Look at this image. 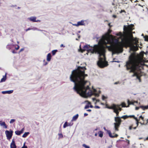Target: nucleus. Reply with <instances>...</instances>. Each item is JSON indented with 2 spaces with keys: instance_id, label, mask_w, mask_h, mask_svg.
Here are the masks:
<instances>
[{
  "instance_id": "1",
  "label": "nucleus",
  "mask_w": 148,
  "mask_h": 148,
  "mask_svg": "<svg viewBox=\"0 0 148 148\" xmlns=\"http://www.w3.org/2000/svg\"><path fill=\"white\" fill-rule=\"evenodd\" d=\"M86 69L85 67L79 66L77 69L72 72L70 77V81L74 84L73 89L77 94L84 97L90 96L92 94L89 86H85L87 82L85 80V77L87 76V74H85Z\"/></svg>"
},
{
  "instance_id": "2",
  "label": "nucleus",
  "mask_w": 148,
  "mask_h": 148,
  "mask_svg": "<svg viewBox=\"0 0 148 148\" xmlns=\"http://www.w3.org/2000/svg\"><path fill=\"white\" fill-rule=\"evenodd\" d=\"M109 40L106 36H103L98 42V45H94L92 48L88 45H84L83 49L80 47L79 50L83 53L84 51H87L88 53L90 52L93 53L94 52H97L99 54L100 57L97 62L98 66L101 68H103L108 66V62L106 60L105 55V49L103 46V45H106L109 43ZM88 55V53H87Z\"/></svg>"
},
{
  "instance_id": "3",
  "label": "nucleus",
  "mask_w": 148,
  "mask_h": 148,
  "mask_svg": "<svg viewBox=\"0 0 148 148\" xmlns=\"http://www.w3.org/2000/svg\"><path fill=\"white\" fill-rule=\"evenodd\" d=\"M144 55L143 53L139 54L134 52L131 53L126 62L125 66L126 70H130V73H133L132 77L136 76L138 74L141 73L143 66L144 65L145 61L143 59Z\"/></svg>"
},
{
  "instance_id": "4",
  "label": "nucleus",
  "mask_w": 148,
  "mask_h": 148,
  "mask_svg": "<svg viewBox=\"0 0 148 148\" xmlns=\"http://www.w3.org/2000/svg\"><path fill=\"white\" fill-rule=\"evenodd\" d=\"M106 48H108L110 51H112L113 53L122 52L123 51V45L116 40L115 44L111 45L108 46L106 45Z\"/></svg>"
},
{
  "instance_id": "5",
  "label": "nucleus",
  "mask_w": 148,
  "mask_h": 148,
  "mask_svg": "<svg viewBox=\"0 0 148 148\" xmlns=\"http://www.w3.org/2000/svg\"><path fill=\"white\" fill-rule=\"evenodd\" d=\"M122 40L123 44L125 46H130L132 44L139 45L138 39L136 38H134L130 36L125 38H123Z\"/></svg>"
},
{
  "instance_id": "6",
  "label": "nucleus",
  "mask_w": 148,
  "mask_h": 148,
  "mask_svg": "<svg viewBox=\"0 0 148 148\" xmlns=\"http://www.w3.org/2000/svg\"><path fill=\"white\" fill-rule=\"evenodd\" d=\"M134 25L133 24H131L128 25L127 27H125L124 26V30L125 31V32L123 35L120 32L119 34H117V36H123V38H125L129 36H130L131 37H132V31L134 29Z\"/></svg>"
},
{
  "instance_id": "7",
  "label": "nucleus",
  "mask_w": 148,
  "mask_h": 148,
  "mask_svg": "<svg viewBox=\"0 0 148 148\" xmlns=\"http://www.w3.org/2000/svg\"><path fill=\"white\" fill-rule=\"evenodd\" d=\"M121 106V105L113 104L111 106L107 107V108L113 110V112L116 114V116H119V112L122 110Z\"/></svg>"
},
{
  "instance_id": "8",
  "label": "nucleus",
  "mask_w": 148,
  "mask_h": 148,
  "mask_svg": "<svg viewBox=\"0 0 148 148\" xmlns=\"http://www.w3.org/2000/svg\"><path fill=\"white\" fill-rule=\"evenodd\" d=\"M114 121L115 122L114 124V130L115 131H118L119 130V128L122 121L121 119V118L119 116L115 117H114Z\"/></svg>"
},
{
  "instance_id": "9",
  "label": "nucleus",
  "mask_w": 148,
  "mask_h": 148,
  "mask_svg": "<svg viewBox=\"0 0 148 148\" xmlns=\"http://www.w3.org/2000/svg\"><path fill=\"white\" fill-rule=\"evenodd\" d=\"M128 47H130V49L131 50L133 51H135L138 49L139 45H134V44H132L130 46Z\"/></svg>"
},
{
  "instance_id": "10",
  "label": "nucleus",
  "mask_w": 148,
  "mask_h": 148,
  "mask_svg": "<svg viewBox=\"0 0 148 148\" xmlns=\"http://www.w3.org/2000/svg\"><path fill=\"white\" fill-rule=\"evenodd\" d=\"M13 131L11 130L9 131L8 130H6L5 132V133L7 138V139L10 140L12 138L13 135Z\"/></svg>"
},
{
  "instance_id": "11",
  "label": "nucleus",
  "mask_w": 148,
  "mask_h": 148,
  "mask_svg": "<svg viewBox=\"0 0 148 148\" xmlns=\"http://www.w3.org/2000/svg\"><path fill=\"white\" fill-rule=\"evenodd\" d=\"M107 132L108 133L109 136L111 138H113L117 137L118 136V135L117 134H115V133H113V135H112V133L110 130H107Z\"/></svg>"
},
{
  "instance_id": "12",
  "label": "nucleus",
  "mask_w": 148,
  "mask_h": 148,
  "mask_svg": "<svg viewBox=\"0 0 148 148\" xmlns=\"http://www.w3.org/2000/svg\"><path fill=\"white\" fill-rule=\"evenodd\" d=\"M127 103H128V105L127 106V107H129V106L130 105H134V103H138L137 101H130V100L128 99H127Z\"/></svg>"
},
{
  "instance_id": "13",
  "label": "nucleus",
  "mask_w": 148,
  "mask_h": 148,
  "mask_svg": "<svg viewBox=\"0 0 148 148\" xmlns=\"http://www.w3.org/2000/svg\"><path fill=\"white\" fill-rule=\"evenodd\" d=\"M73 25L76 26H78L79 25H84V21L83 20H82L78 22L77 24H73Z\"/></svg>"
},
{
  "instance_id": "14",
  "label": "nucleus",
  "mask_w": 148,
  "mask_h": 148,
  "mask_svg": "<svg viewBox=\"0 0 148 148\" xmlns=\"http://www.w3.org/2000/svg\"><path fill=\"white\" fill-rule=\"evenodd\" d=\"M11 148H16V146L15 144L14 141L12 140V143L10 144Z\"/></svg>"
},
{
  "instance_id": "15",
  "label": "nucleus",
  "mask_w": 148,
  "mask_h": 148,
  "mask_svg": "<svg viewBox=\"0 0 148 148\" xmlns=\"http://www.w3.org/2000/svg\"><path fill=\"white\" fill-rule=\"evenodd\" d=\"M36 17H31L29 18L30 21L33 22H37L38 20H36Z\"/></svg>"
},
{
  "instance_id": "16",
  "label": "nucleus",
  "mask_w": 148,
  "mask_h": 148,
  "mask_svg": "<svg viewBox=\"0 0 148 148\" xmlns=\"http://www.w3.org/2000/svg\"><path fill=\"white\" fill-rule=\"evenodd\" d=\"M51 59V55L50 53H49L47 57V60L48 61H50Z\"/></svg>"
},
{
  "instance_id": "17",
  "label": "nucleus",
  "mask_w": 148,
  "mask_h": 148,
  "mask_svg": "<svg viewBox=\"0 0 148 148\" xmlns=\"http://www.w3.org/2000/svg\"><path fill=\"white\" fill-rule=\"evenodd\" d=\"M131 115L127 116V115H125L122 116L120 117L121 118V119L122 118L123 119H125L129 117L131 118Z\"/></svg>"
},
{
  "instance_id": "18",
  "label": "nucleus",
  "mask_w": 148,
  "mask_h": 148,
  "mask_svg": "<svg viewBox=\"0 0 148 148\" xmlns=\"http://www.w3.org/2000/svg\"><path fill=\"white\" fill-rule=\"evenodd\" d=\"M139 123H140L141 125H144V124H145V122H143V123H141V122H136V127H133V129L135 130L136 129L137 127L138 126V124Z\"/></svg>"
},
{
  "instance_id": "19",
  "label": "nucleus",
  "mask_w": 148,
  "mask_h": 148,
  "mask_svg": "<svg viewBox=\"0 0 148 148\" xmlns=\"http://www.w3.org/2000/svg\"><path fill=\"white\" fill-rule=\"evenodd\" d=\"M79 115L78 114H76L74 116L73 118L72 121H75L78 118Z\"/></svg>"
},
{
  "instance_id": "20",
  "label": "nucleus",
  "mask_w": 148,
  "mask_h": 148,
  "mask_svg": "<svg viewBox=\"0 0 148 148\" xmlns=\"http://www.w3.org/2000/svg\"><path fill=\"white\" fill-rule=\"evenodd\" d=\"M141 73L140 74H138L136 76L137 78L139 80V82H141L140 77Z\"/></svg>"
},
{
  "instance_id": "21",
  "label": "nucleus",
  "mask_w": 148,
  "mask_h": 148,
  "mask_svg": "<svg viewBox=\"0 0 148 148\" xmlns=\"http://www.w3.org/2000/svg\"><path fill=\"white\" fill-rule=\"evenodd\" d=\"M131 118H133L134 119H135L136 122H139V121H140V119H138L136 117H135L134 115H131Z\"/></svg>"
},
{
  "instance_id": "22",
  "label": "nucleus",
  "mask_w": 148,
  "mask_h": 148,
  "mask_svg": "<svg viewBox=\"0 0 148 148\" xmlns=\"http://www.w3.org/2000/svg\"><path fill=\"white\" fill-rule=\"evenodd\" d=\"M98 134H99V137H101V138H102L103 137V132L101 131H99L98 133Z\"/></svg>"
},
{
  "instance_id": "23",
  "label": "nucleus",
  "mask_w": 148,
  "mask_h": 148,
  "mask_svg": "<svg viewBox=\"0 0 148 148\" xmlns=\"http://www.w3.org/2000/svg\"><path fill=\"white\" fill-rule=\"evenodd\" d=\"M15 134L18 135H19L22 133V132L21 131H16L15 132Z\"/></svg>"
},
{
  "instance_id": "24",
  "label": "nucleus",
  "mask_w": 148,
  "mask_h": 148,
  "mask_svg": "<svg viewBox=\"0 0 148 148\" xmlns=\"http://www.w3.org/2000/svg\"><path fill=\"white\" fill-rule=\"evenodd\" d=\"M140 107L142 108L143 110H145L148 108V105L145 106H140Z\"/></svg>"
},
{
  "instance_id": "25",
  "label": "nucleus",
  "mask_w": 148,
  "mask_h": 148,
  "mask_svg": "<svg viewBox=\"0 0 148 148\" xmlns=\"http://www.w3.org/2000/svg\"><path fill=\"white\" fill-rule=\"evenodd\" d=\"M29 134V132H25L22 136V137L23 138L26 137Z\"/></svg>"
},
{
  "instance_id": "26",
  "label": "nucleus",
  "mask_w": 148,
  "mask_h": 148,
  "mask_svg": "<svg viewBox=\"0 0 148 148\" xmlns=\"http://www.w3.org/2000/svg\"><path fill=\"white\" fill-rule=\"evenodd\" d=\"M1 124V125L4 126L5 128H7V126L4 122H2Z\"/></svg>"
},
{
  "instance_id": "27",
  "label": "nucleus",
  "mask_w": 148,
  "mask_h": 148,
  "mask_svg": "<svg viewBox=\"0 0 148 148\" xmlns=\"http://www.w3.org/2000/svg\"><path fill=\"white\" fill-rule=\"evenodd\" d=\"M6 79V75H5V76L3 77L1 79L0 82H4L5 81Z\"/></svg>"
},
{
  "instance_id": "28",
  "label": "nucleus",
  "mask_w": 148,
  "mask_h": 148,
  "mask_svg": "<svg viewBox=\"0 0 148 148\" xmlns=\"http://www.w3.org/2000/svg\"><path fill=\"white\" fill-rule=\"evenodd\" d=\"M58 51L57 50H53L52 51V53L53 55H54Z\"/></svg>"
},
{
  "instance_id": "29",
  "label": "nucleus",
  "mask_w": 148,
  "mask_h": 148,
  "mask_svg": "<svg viewBox=\"0 0 148 148\" xmlns=\"http://www.w3.org/2000/svg\"><path fill=\"white\" fill-rule=\"evenodd\" d=\"M144 38L145 40V41L148 42V36L145 35V36H144Z\"/></svg>"
},
{
  "instance_id": "30",
  "label": "nucleus",
  "mask_w": 148,
  "mask_h": 148,
  "mask_svg": "<svg viewBox=\"0 0 148 148\" xmlns=\"http://www.w3.org/2000/svg\"><path fill=\"white\" fill-rule=\"evenodd\" d=\"M67 126H68V123L67 122H66L64 125L63 127L65 128Z\"/></svg>"
},
{
  "instance_id": "31",
  "label": "nucleus",
  "mask_w": 148,
  "mask_h": 148,
  "mask_svg": "<svg viewBox=\"0 0 148 148\" xmlns=\"http://www.w3.org/2000/svg\"><path fill=\"white\" fill-rule=\"evenodd\" d=\"M82 146L84 147L85 148H90L89 146H87V145H86V144H83V145H82Z\"/></svg>"
},
{
  "instance_id": "32",
  "label": "nucleus",
  "mask_w": 148,
  "mask_h": 148,
  "mask_svg": "<svg viewBox=\"0 0 148 148\" xmlns=\"http://www.w3.org/2000/svg\"><path fill=\"white\" fill-rule=\"evenodd\" d=\"M122 107H127V106H126V104L125 103H122L121 104Z\"/></svg>"
},
{
  "instance_id": "33",
  "label": "nucleus",
  "mask_w": 148,
  "mask_h": 148,
  "mask_svg": "<svg viewBox=\"0 0 148 148\" xmlns=\"http://www.w3.org/2000/svg\"><path fill=\"white\" fill-rule=\"evenodd\" d=\"M139 119H141L143 121V122H144V117L142 116L141 115L139 117Z\"/></svg>"
},
{
  "instance_id": "34",
  "label": "nucleus",
  "mask_w": 148,
  "mask_h": 148,
  "mask_svg": "<svg viewBox=\"0 0 148 148\" xmlns=\"http://www.w3.org/2000/svg\"><path fill=\"white\" fill-rule=\"evenodd\" d=\"M13 90H10L8 91H7V93L8 94H11L13 92Z\"/></svg>"
},
{
  "instance_id": "35",
  "label": "nucleus",
  "mask_w": 148,
  "mask_h": 148,
  "mask_svg": "<svg viewBox=\"0 0 148 148\" xmlns=\"http://www.w3.org/2000/svg\"><path fill=\"white\" fill-rule=\"evenodd\" d=\"M15 121V119H12L10 121V123H13Z\"/></svg>"
},
{
  "instance_id": "36",
  "label": "nucleus",
  "mask_w": 148,
  "mask_h": 148,
  "mask_svg": "<svg viewBox=\"0 0 148 148\" xmlns=\"http://www.w3.org/2000/svg\"><path fill=\"white\" fill-rule=\"evenodd\" d=\"M107 98V97H105L103 95L102 96V99L103 100H104L106 99Z\"/></svg>"
},
{
  "instance_id": "37",
  "label": "nucleus",
  "mask_w": 148,
  "mask_h": 148,
  "mask_svg": "<svg viewBox=\"0 0 148 148\" xmlns=\"http://www.w3.org/2000/svg\"><path fill=\"white\" fill-rule=\"evenodd\" d=\"M21 148H27V146L25 145V143L24 144L23 146Z\"/></svg>"
},
{
  "instance_id": "38",
  "label": "nucleus",
  "mask_w": 148,
  "mask_h": 148,
  "mask_svg": "<svg viewBox=\"0 0 148 148\" xmlns=\"http://www.w3.org/2000/svg\"><path fill=\"white\" fill-rule=\"evenodd\" d=\"M58 135H59V138H62L63 137V135L62 134H58Z\"/></svg>"
},
{
  "instance_id": "39",
  "label": "nucleus",
  "mask_w": 148,
  "mask_h": 148,
  "mask_svg": "<svg viewBox=\"0 0 148 148\" xmlns=\"http://www.w3.org/2000/svg\"><path fill=\"white\" fill-rule=\"evenodd\" d=\"M133 126V125H130L129 127V130H131L133 128L132 127Z\"/></svg>"
},
{
  "instance_id": "40",
  "label": "nucleus",
  "mask_w": 148,
  "mask_h": 148,
  "mask_svg": "<svg viewBox=\"0 0 148 148\" xmlns=\"http://www.w3.org/2000/svg\"><path fill=\"white\" fill-rule=\"evenodd\" d=\"M89 107V105H86L85 106L84 108L85 109H86L88 108Z\"/></svg>"
},
{
  "instance_id": "41",
  "label": "nucleus",
  "mask_w": 148,
  "mask_h": 148,
  "mask_svg": "<svg viewBox=\"0 0 148 148\" xmlns=\"http://www.w3.org/2000/svg\"><path fill=\"white\" fill-rule=\"evenodd\" d=\"M32 29V28H27V29H26L25 31L26 32H27L28 31L30 30H31Z\"/></svg>"
},
{
  "instance_id": "42",
  "label": "nucleus",
  "mask_w": 148,
  "mask_h": 148,
  "mask_svg": "<svg viewBox=\"0 0 148 148\" xmlns=\"http://www.w3.org/2000/svg\"><path fill=\"white\" fill-rule=\"evenodd\" d=\"M73 123L71 124V123H68V126H71L72 125Z\"/></svg>"
},
{
  "instance_id": "43",
  "label": "nucleus",
  "mask_w": 148,
  "mask_h": 148,
  "mask_svg": "<svg viewBox=\"0 0 148 148\" xmlns=\"http://www.w3.org/2000/svg\"><path fill=\"white\" fill-rule=\"evenodd\" d=\"M17 47H16L15 48V49H16V50H17L19 48V46L18 45H17Z\"/></svg>"
},
{
  "instance_id": "44",
  "label": "nucleus",
  "mask_w": 148,
  "mask_h": 148,
  "mask_svg": "<svg viewBox=\"0 0 148 148\" xmlns=\"http://www.w3.org/2000/svg\"><path fill=\"white\" fill-rule=\"evenodd\" d=\"M140 108V107H136L135 108V109L136 110H138Z\"/></svg>"
},
{
  "instance_id": "45",
  "label": "nucleus",
  "mask_w": 148,
  "mask_h": 148,
  "mask_svg": "<svg viewBox=\"0 0 148 148\" xmlns=\"http://www.w3.org/2000/svg\"><path fill=\"white\" fill-rule=\"evenodd\" d=\"M2 93L3 94H5L6 93H7V91H3L2 92Z\"/></svg>"
},
{
  "instance_id": "46",
  "label": "nucleus",
  "mask_w": 148,
  "mask_h": 148,
  "mask_svg": "<svg viewBox=\"0 0 148 148\" xmlns=\"http://www.w3.org/2000/svg\"><path fill=\"white\" fill-rule=\"evenodd\" d=\"M95 96L98 97L99 96V94L98 93H95Z\"/></svg>"
},
{
  "instance_id": "47",
  "label": "nucleus",
  "mask_w": 148,
  "mask_h": 148,
  "mask_svg": "<svg viewBox=\"0 0 148 148\" xmlns=\"http://www.w3.org/2000/svg\"><path fill=\"white\" fill-rule=\"evenodd\" d=\"M116 16L115 15H112V17L114 18H115L116 17Z\"/></svg>"
},
{
  "instance_id": "48",
  "label": "nucleus",
  "mask_w": 148,
  "mask_h": 148,
  "mask_svg": "<svg viewBox=\"0 0 148 148\" xmlns=\"http://www.w3.org/2000/svg\"><path fill=\"white\" fill-rule=\"evenodd\" d=\"M95 108H98V109H99V108H100V107H99L98 106H95Z\"/></svg>"
},
{
  "instance_id": "49",
  "label": "nucleus",
  "mask_w": 148,
  "mask_h": 148,
  "mask_svg": "<svg viewBox=\"0 0 148 148\" xmlns=\"http://www.w3.org/2000/svg\"><path fill=\"white\" fill-rule=\"evenodd\" d=\"M24 50V48H22V49H21L20 50V52H21V51H23Z\"/></svg>"
},
{
  "instance_id": "50",
  "label": "nucleus",
  "mask_w": 148,
  "mask_h": 148,
  "mask_svg": "<svg viewBox=\"0 0 148 148\" xmlns=\"http://www.w3.org/2000/svg\"><path fill=\"white\" fill-rule=\"evenodd\" d=\"M108 25L109 26L110 28L112 26V25H110V23H109L108 24Z\"/></svg>"
},
{
  "instance_id": "51",
  "label": "nucleus",
  "mask_w": 148,
  "mask_h": 148,
  "mask_svg": "<svg viewBox=\"0 0 148 148\" xmlns=\"http://www.w3.org/2000/svg\"><path fill=\"white\" fill-rule=\"evenodd\" d=\"M60 47H65V46L64 45L62 44L61 45H60Z\"/></svg>"
},
{
  "instance_id": "52",
  "label": "nucleus",
  "mask_w": 148,
  "mask_h": 148,
  "mask_svg": "<svg viewBox=\"0 0 148 148\" xmlns=\"http://www.w3.org/2000/svg\"><path fill=\"white\" fill-rule=\"evenodd\" d=\"M111 30L110 29H109L108 30V32L109 34L111 32Z\"/></svg>"
},
{
  "instance_id": "53",
  "label": "nucleus",
  "mask_w": 148,
  "mask_h": 148,
  "mask_svg": "<svg viewBox=\"0 0 148 148\" xmlns=\"http://www.w3.org/2000/svg\"><path fill=\"white\" fill-rule=\"evenodd\" d=\"M24 129V128H23L21 129V130L20 131H21V132H22V133L23 132Z\"/></svg>"
},
{
  "instance_id": "54",
  "label": "nucleus",
  "mask_w": 148,
  "mask_h": 148,
  "mask_svg": "<svg viewBox=\"0 0 148 148\" xmlns=\"http://www.w3.org/2000/svg\"><path fill=\"white\" fill-rule=\"evenodd\" d=\"M87 115H88V114L86 113H85L84 114V116H87Z\"/></svg>"
},
{
  "instance_id": "55",
  "label": "nucleus",
  "mask_w": 148,
  "mask_h": 148,
  "mask_svg": "<svg viewBox=\"0 0 148 148\" xmlns=\"http://www.w3.org/2000/svg\"><path fill=\"white\" fill-rule=\"evenodd\" d=\"M146 121H147L146 123H145V125L147 124V123H148V119Z\"/></svg>"
},
{
  "instance_id": "56",
  "label": "nucleus",
  "mask_w": 148,
  "mask_h": 148,
  "mask_svg": "<svg viewBox=\"0 0 148 148\" xmlns=\"http://www.w3.org/2000/svg\"><path fill=\"white\" fill-rule=\"evenodd\" d=\"M87 111H88V112H91V109H88L87 110Z\"/></svg>"
},
{
  "instance_id": "57",
  "label": "nucleus",
  "mask_w": 148,
  "mask_h": 148,
  "mask_svg": "<svg viewBox=\"0 0 148 148\" xmlns=\"http://www.w3.org/2000/svg\"><path fill=\"white\" fill-rule=\"evenodd\" d=\"M99 101H100V100L99 99L96 100V102H99Z\"/></svg>"
},
{
  "instance_id": "58",
  "label": "nucleus",
  "mask_w": 148,
  "mask_h": 148,
  "mask_svg": "<svg viewBox=\"0 0 148 148\" xmlns=\"http://www.w3.org/2000/svg\"><path fill=\"white\" fill-rule=\"evenodd\" d=\"M91 108H92L93 107V106L92 105H90V106H89Z\"/></svg>"
},
{
  "instance_id": "59",
  "label": "nucleus",
  "mask_w": 148,
  "mask_h": 148,
  "mask_svg": "<svg viewBox=\"0 0 148 148\" xmlns=\"http://www.w3.org/2000/svg\"><path fill=\"white\" fill-rule=\"evenodd\" d=\"M127 141L128 144H129L130 141L129 140H127Z\"/></svg>"
},
{
  "instance_id": "60",
  "label": "nucleus",
  "mask_w": 148,
  "mask_h": 148,
  "mask_svg": "<svg viewBox=\"0 0 148 148\" xmlns=\"http://www.w3.org/2000/svg\"><path fill=\"white\" fill-rule=\"evenodd\" d=\"M146 140H148V136L146 138Z\"/></svg>"
},
{
  "instance_id": "61",
  "label": "nucleus",
  "mask_w": 148,
  "mask_h": 148,
  "mask_svg": "<svg viewBox=\"0 0 148 148\" xmlns=\"http://www.w3.org/2000/svg\"><path fill=\"white\" fill-rule=\"evenodd\" d=\"M93 100H96V99L95 98H93Z\"/></svg>"
},
{
  "instance_id": "62",
  "label": "nucleus",
  "mask_w": 148,
  "mask_h": 148,
  "mask_svg": "<svg viewBox=\"0 0 148 148\" xmlns=\"http://www.w3.org/2000/svg\"><path fill=\"white\" fill-rule=\"evenodd\" d=\"M91 104V103H90V102H89L88 103V104Z\"/></svg>"
},
{
  "instance_id": "63",
  "label": "nucleus",
  "mask_w": 148,
  "mask_h": 148,
  "mask_svg": "<svg viewBox=\"0 0 148 148\" xmlns=\"http://www.w3.org/2000/svg\"><path fill=\"white\" fill-rule=\"evenodd\" d=\"M137 0H136V1H134V2H137Z\"/></svg>"
},
{
  "instance_id": "64",
  "label": "nucleus",
  "mask_w": 148,
  "mask_h": 148,
  "mask_svg": "<svg viewBox=\"0 0 148 148\" xmlns=\"http://www.w3.org/2000/svg\"><path fill=\"white\" fill-rule=\"evenodd\" d=\"M101 104H102V105H104V104L103 103H101Z\"/></svg>"
}]
</instances>
